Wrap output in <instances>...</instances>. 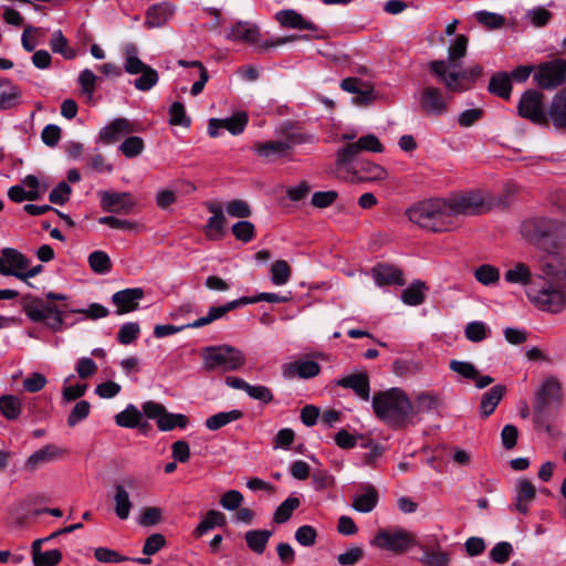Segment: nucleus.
<instances>
[{
  "instance_id": "obj_1",
  "label": "nucleus",
  "mask_w": 566,
  "mask_h": 566,
  "mask_svg": "<svg viewBox=\"0 0 566 566\" xmlns=\"http://www.w3.org/2000/svg\"><path fill=\"white\" fill-rule=\"evenodd\" d=\"M500 200L490 193L472 191L450 198H431L412 205L406 214L410 222L433 233L453 231L460 218L491 210Z\"/></svg>"
},
{
  "instance_id": "obj_2",
  "label": "nucleus",
  "mask_w": 566,
  "mask_h": 566,
  "mask_svg": "<svg viewBox=\"0 0 566 566\" xmlns=\"http://www.w3.org/2000/svg\"><path fill=\"white\" fill-rule=\"evenodd\" d=\"M375 415L391 427H405L412 421L413 406L399 388L380 391L373 397Z\"/></svg>"
},
{
  "instance_id": "obj_3",
  "label": "nucleus",
  "mask_w": 566,
  "mask_h": 566,
  "mask_svg": "<svg viewBox=\"0 0 566 566\" xmlns=\"http://www.w3.org/2000/svg\"><path fill=\"white\" fill-rule=\"evenodd\" d=\"M226 38L233 42H242L254 46L259 53H268L271 49L284 45L301 39H307L306 35H287L271 39H262L260 28L249 21H238L234 23Z\"/></svg>"
},
{
  "instance_id": "obj_4",
  "label": "nucleus",
  "mask_w": 566,
  "mask_h": 566,
  "mask_svg": "<svg viewBox=\"0 0 566 566\" xmlns=\"http://www.w3.org/2000/svg\"><path fill=\"white\" fill-rule=\"evenodd\" d=\"M429 71L437 76L450 93H462L471 88V82L481 76L483 69L475 64L463 71L458 69L448 70L443 60L431 61L428 65Z\"/></svg>"
},
{
  "instance_id": "obj_5",
  "label": "nucleus",
  "mask_w": 566,
  "mask_h": 566,
  "mask_svg": "<svg viewBox=\"0 0 566 566\" xmlns=\"http://www.w3.org/2000/svg\"><path fill=\"white\" fill-rule=\"evenodd\" d=\"M356 134L354 132L344 133L338 137L339 142H345L346 145L338 148L336 157V166L339 169L349 171L348 166L357 158L363 151L382 153L384 146L379 138L374 134H367L355 140Z\"/></svg>"
},
{
  "instance_id": "obj_6",
  "label": "nucleus",
  "mask_w": 566,
  "mask_h": 566,
  "mask_svg": "<svg viewBox=\"0 0 566 566\" xmlns=\"http://www.w3.org/2000/svg\"><path fill=\"white\" fill-rule=\"evenodd\" d=\"M22 308L27 317L34 323H43L54 332L61 331L63 327L64 317L62 310L46 298L31 294L25 295Z\"/></svg>"
},
{
  "instance_id": "obj_7",
  "label": "nucleus",
  "mask_w": 566,
  "mask_h": 566,
  "mask_svg": "<svg viewBox=\"0 0 566 566\" xmlns=\"http://www.w3.org/2000/svg\"><path fill=\"white\" fill-rule=\"evenodd\" d=\"M202 358L207 370L233 371L245 364L243 353L230 345L206 347L202 349Z\"/></svg>"
},
{
  "instance_id": "obj_8",
  "label": "nucleus",
  "mask_w": 566,
  "mask_h": 566,
  "mask_svg": "<svg viewBox=\"0 0 566 566\" xmlns=\"http://www.w3.org/2000/svg\"><path fill=\"white\" fill-rule=\"evenodd\" d=\"M542 286H530L525 290L526 295L531 303H533L541 311L557 314L566 307V291L560 284L554 280Z\"/></svg>"
},
{
  "instance_id": "obj_9",
  "label": "nucleus",
  "mask_w": 566,
  "mask_h": 566,
  "mask_svg": "<svg viewBox=\"0 0 566 566\" xmlns=\"http://www.w3.org/2000/svg\"><path fill=\"white\" fill-rule=\"evenodd\" d=\"M521 234L533 244H539L545 239L563 242L566 240V227L553 219L532 218L521 224Z\"/></svg>"
},
{
  "instance_id": "obj_10",
  "label": "nucleus",
  "mask_w": 566,
  "mask_h": 566,
  "mask_svg": "<svg viewBox=\"0 0 566 566\" xmlns=\"http://www.w3.org/2000/svg\"><path fill=\"white\" fill-rule=\"evenodd\" d=\"M289 301L287 296H283L276 293H260L252 297H240L234 301H230L227 304L222 306H212L209 308L207 315L196 319L190 324V327H202L205 325H208L222 316H224L228 312L241 306V305H248V304H254L258 302H268V303H284Z\"/></svg>"
},
{
  "instance_id": "obj_11",
  "label": "nucleus",
  "mask_w": 566,
  "mask_h": 566,
  "mask_svg": "<svg viewBox=\"0 0 566 566\" xmlns=\"http://www.w3.org/2000/svg\"><path fill=\"white\" fill-rule=\"evenodd\" d=\"M42 265L30 266V260L21 252L12 248H4L0 255V274L10 275L28 282V279L41 273Z\"/></svg>"
},
{
  "instance_id": "obj_12",
  "label": "nucleus",
  "mask_w": 566,
  "mask_h": 566,
  "mask_svg": "<svg viewBox=\"0 0 566 566\" xmlns=\"http://www.w3.org/2000/svg\"><path fill=\"white\" fill-rule=\"evenodd\" d=\"M371 545L394 554H403L415 545V536L403 528L382 530L376 534Z\"/></svg>"
},
{
  "instance_id": "obj_13",
  "label": "nucleus",
  "mask_w": 566,
  "mask_h": 566,
  "mask_svg": "<svg viewBox=\"0 0 566 566\" xmlns=\"http://www.w3.org/2000/svg\"><path fill=\"white\" fill-rule=\"evenodd\" d=\"M517 113L521 117L534 124H547V113L543 103V94L528 90L524 92L517 105Z\"/></svg>"
},
{
  "instance_id": "obj_14",
  "label": "nucleus",
  "mask_w": 566,
  "mask_h": 566,
  "mask_svg": "<svg viewBox=\"0 0 566 566\" xmlns=\"http://www.w3.org/2000/svg\"><path fill=\"white\" fill-rule=\"evenodd\" d=\"M143 412L149 418L157 420V427L161 431H170L175 428H186L188 418L181 413H171L155 401H147L143 406Z\"/></svg>"
},
{
  "instance_id": "obj_15",
  "label": "nucleus",
  "mask_w": 566,
  "mask_h": 566,
  "mask_svg": "<svg viewBox=\"0 0 566 566\" xmlns=\"http://www.w3.org/2000/svg\"><path fill=\"white\" fill-rule=\"evenodd\" d=\"M566 78V60L556 59L542 63L534 73L536 84L546 90L562 85Z\"/></svg>"
},
{
  "instance_id": "obj_16",
  "label": "nucleus",
  "mask_w": 566,
  "mask_h": 566,
  "mask_svg": "<svg viewBox=\"0 0 566 566\" xmlns=\"http://www.w3.org/2000/svg\"><path fill=\"white\" fill-rule=\"evenodd\" d=\"M562 385L559 380L554 377H547L541 385L536 394L535 413L544 416L551 403L559 405L562 402Z\"/></svg>"
},
{
  "instance_id": "obj_17",
  "label": "nucleus",
  "mask_w": 566,
  "mask_h": 566,
  "mask_svg": "<svg viewBox=\"0 0 566 566\" xmlns=\"http://www.w3.org/2000/svg\"><path fill=\"white\" fill-rule=\"evenodd\" d=\"M420 109L427 115L439 116L448 111V102L439 87L424 86L419 97Z\"/></svg>"
},
{
  "instance_id": "obj_18",
  "label": "nucleus",
  "mask_w": 566,
  "mask_h": 566,
  "mask_svg": "<svg viewBox=\"0 0 566 566\" xmlns=\"http://www.w3.org/2000/svg\"><path fill=\"white\" fill-rule=\"evenodd\" d=\"M249 122V116L245 112H238L229 118H211L208 123V134L211 137H218L222 129H227L232 135L243 133Z\"/></svg>"
},
{
  "instance_id": "obj_19",
  "label": "nucleus",
  "mask_w": 566,
  "mask_h": 566,
  "mask_svg": "<svg viewBox=\"0 0 566 566\" xmlns=\"http://www.w3.org/2000/svg\"><path fill=\"white\" fill-rule=\"evenodd\" d=\"M101 207L104 211L129 213L136 202L129 192L101 191Z\"/></svg>"
},
{
  "instance_id": "obj_20",
  "label": "nucleus",
  "mask_w": 566,
  "mask_h": 566,
  "mask_svg": "<svg viewBox=\"0 0 566 566\" xmlns=\"http://www.w3.org/2000/svg\"><path fill=\"white\" fill-rule=\"evenodd\" d=\"M143 297L144 290L142 287H130L114 293L112 303L116 306V313L123 315L136 311Z\"/></svg>"
},
{
  "instance_id": "obj_21",
  "label": "nucleus",
  "mask_w": 566,
  "mask_h": 566,
  "mask_svg": "<svg viewBox=\"0 0 566 566\" xmlns=\"http://www.w3.org/2000/svg\"><path fill=\"white\" fill-rule=\"evenodd\" d=\"M319 370V365L316 361L310 359L291 361L284 364L282 367L283 377L286 379H292L295 377L303 379L312 378L317 376Z\"/></svg>"
},
{
  "instance_id": "obj_22",
  "label": "nucleus",
  "mask_w": 566,
  "mask_h": 566,
  "mask_svg": "<svg viewBox=\"0 0 566 566\" xmlns=\"http://www.w3.org/2000/svg\"><path fill=\"white\" fill-rule=\"evenodd\" d=\"M541 270L547 280H554L566 291V258L551 255L541 264Z\"/></svg>"
},
{
  "instance_id": "obj_23",
  "label": "nucleus",
  "mask_w": 566,
  "mask_h": 566,
  "mask_svg": "<svg viewBox=\"0 0 566 566\" xmlns=\"http://www.w3.org/2000/svg\"><path fill=\"white\" fill-rule=\"evenodd\" d=\"M348 172H352V179L355 181H381L388 176L382 166L371 161H361L353 170L349 169Z\"/></svg>"
},
{
  "instance_id": "obj_24",
  "label": "nucleus",
  "mask_w": 566,
  "mask_h": 566,
  "mask_svg": "<svg viewBox=\"0 0 566 566\" xmlns=\"http://www.w3.org/2000/svg\"><path fill=\"white\" fill-rule=\"evenodd\" d=\"M135 126L126 118H116L99 132V139L105 144H113L119 138L134 133Z\"/></svg>"
},
{
  "instance_id": "obj_25",
  "label": "nucleus",
  "mask_w": 566,
  "mask_h": 566,
  "mask_svg": "<svg viewBox=\"0 0 566 566\" xmlns=\"http://www.w3.org/2000/svg\"><path fill=\"white\" fill-rule=\"evenodd\" d=\"M291 148V144L281 140L255 143L252 147L253 151L260 158L268 161H273L276 158H283L287 156Z\"/></svg>"
},
{
  "instance_id": "obj_26",
  "label": "nucleus",
  "mask_w": 566,
  "mask_h": 566,
  "mask_svg": "<svg viewBox=\"0 0 566 566\" xmlns=\"http://www.w3.org/2000/svg\"><path fill=\"white\" fill-rule=\"evenodd\" d=\"M548 119L556 129L566 132V90L559 91L553 97L547 112Z\"/></svg>"
},
{
  "instance_id": "obj_27",
  "label": "nucleus",
  "mask_w": 566,
  "mask_h": 566,
  "mask_svg": "<svg viewBox=\"0 0 566 566\" xmlns=\"http://www.w3.org/2000/svg\"><path fill=\"white\" fill-rule=\"evenodd\" d=\"M337 386L352 389L360 399L368 400L370 396L369 378L366 373L352 374L336 381Z\"/></svg>"
},
{
  "instance_id": "obj_28",
  "label": "nucleus",
  "mask_w": 566,
  "mask_h": 566,
  "mask_svg": "<svg viewBox=\"0 0 566 566\" xmlns=\"http://www.w3.org/2000/svg\"><path fill=\"white\" fill-rule=\"evenodd\" d=\"M469 39L464 34H457L454 39L450 41L448 46V57L443 60L448 65V70L459 69L461 66V60L467 55Z\"/></svg>"
},
{
  "instance_id": "obj_29",
  "label": "nucleus",
  "mask_w": 566,
  "mask_h": 566,
  "mask_svg": "<svg viewBox=\"0 0 566 566\" xmlns=\"http://www.w3.org/2000/svg\"><path fill=\"white\" fill-rule=\"evenodd\" d=\"M504 280L510 284H517L528 289L533 284V272L528 264L514 262L504 273Z\"/></svg>"
},
{
  "instance_id": "obj_30",
  "label": "nucleus",
  "mask_w": 566,
  "mask_h": 566,
  "mask_svg": "<svg viewBox=\"0 0 566 566\" xmlns=\"http://www.w3.org/2000/svg\"><path fill=\"white\" fill-rule=\"evenodd\" d=\"M275 19L283 28L311 31L317 29L313 22L305 20L302 14L292 9L279 11L275 14Z\"/></svg>"
},
{
  "instance_id": "obj_31",
  "label": "nucleus",
  "mask_w": 566,
  "mask_h": 566,
  "mask_svg": "<svg viewBox=\"0 0 566 566\" xmlns=\"http://www.w3.org/2000/svg\"><path fill=\"white\" fill-rule=\"evenodd\" d=\"M340 87L352 94H355V103L357 104H368L374 99L373 90L355 77H347L342 81Z\"/></svg>"
},
{
  "instance_id": "obj_32",
  "label": "nucleus",
  "mask_w": 566,
  "mask_h": 566,
  "mask_svg": "<svg viewBox=\"0 0 566 566\" xmlns=\"http://www.w3.org/2000/svg\"><path fill=\"white\" fill-rule=\"evenodd\" d=\"M174 12V7L167 2L155 4L147 10L145 23L148 28H160L171 19Z\"/></svg>"
},
{
  "instance_id": "obj_33",
  "label": "nucleus",
  "mask_w": 566,
  "mask_h": 566,
  "mask_svg": "<svg viewBox=\"0 0 566 566\" xmlns=\"http://www.w3.org/2000/svg\"><path fill=\"white\" fill-rule=\"evenodd\" d=\"M371 273L378 286L402 284L401 271L392 265L379 264L373 269Z\"/></svg>"
},
{
  "instance_id": "obj_34",
  "label": "nucleus",
  "mask_w": 566,
  "mask_h": 566,
  "mask_svg": "<svg viewBox=\"0 0 566 566\" xmlns=\"http://www.w3.org/2000/svg\"><path fill=\"white\" fill-rule=\"evenodd\" d=\"M505 390V386L495 385L489 391L483 394L480 403V410L483 417H489L491 413H493V411L502 400Z\"/></svg>"
},
{
  "instance_id": "obj_35",
  "label": "nucleus",
  "mask_w": 566,
  "mask_h": 566,
  "mask_svg": "<svg viewBox=\"0 0 566 566\" xmlns=\"http://www.w3.org/2000/svg\"><path fill=\"white\" fill-rule=\"evenodd\" d=\"M378 503V492L371 486L367 485L364 492L357 494L353 500V509L360 513L371 512Z\"/></svg>"
},
{
  "instance_id": "obj_36",
  "label": "nucleus",
  "mask_w": 566,
  "mask_h": 566,
  "mask_svg": "<svg viewBox=\"0 0 566 566\" xmlns=\"http://www.w3.org/2000/svg\"><path fill=\"white\" fill-rule=\"evenodd\" d=\"M59 450L54 446H45L33 452L25 461V468L30 471L36 470L42 464L53 461L59 455Z\"/></svg>"
},
{
  "instance_id": "obj_37",
  "label": "nucleus",
  "mask_w": 566,
  "mask_h": 566,
  "mask_svg": "<svg viewBox=\"0 0 566 566\" xmlns=\"http://www.w3.org/2000/svg\"><path fill=\"white\" fill-rule=\"evenodd\" d=\"M512 81L506 72L494 74L489 83V91L502 98L509 99L512 92Z\"/></svg>"
},
{
  "instance_id": "obj_38",
  "label": "nucleus",
  "mask_w": 566,
  "mask_h": 566,
  "mask_svg": "<svg viewBox=\"0 0 566 566\" xmlns=\"http://www.w3.org/2000/svg\"><path fill=\"white\" fill-rule=\"evenodd\" d=\"M20 97V90L8 80L0 81V109L14 107Z\"/></svg>"
},
{
  "instance_id": "obj_39",
  "label": "nucleus",
  "mask_w": 566,
  "mask_h": 566,
  "mask_svg": "<svg viewBox=\"0 0 566 566\" xmlns=\"http://www.w3.org/2000/svg\"><path fill=\"white\" fill-rule=\"evenodd\" d=\"M535 488L528 480H521L517 484L516 509L525 514L528 511V504L534 500Z\"/></svg>"
},
{
  "instance_id": "obj_40",
  "label": "nucleus",
  "mask_w": 566,
  "mask_h": 566,
  "mask_svg": "<svg viewBox=\"0 0 566 566\" xmlns=\"http://www.w3.org/2000/svg\"><path fill=\"white\" fill-rule=\"evenodd\" d=\"M124 69L129 74H139L148 65L138 57V49L135 44L128 43L124 46Z\"/></svg>"
},
{
  "instance_id": "obj_41",
  "label": "nucleus",
  "mask_w": 566,
  "mask_h": 566,
  "mask_svg": "<svg viewBox=\"0 0 566 566\" xmlns=\"http://www.w3.org/2000/svg\"><path fill=\"white\" fill-rule=\"evenodd\" d=\"M243 417V412L239 409L216 413L206 420V427L209 430L216 431L233 421Z\"/></svg>"
},
{
  "instance_id": "obj_42",
  "label": "nucleus",
  "mask_w": 566,
  "mask_h": 566,
  "mask_svg": "<svg viewBox=\"0 0 566 566\" xmlns=\"http://www.w3.org/2000/svg\"><path fill=\"white\" fill-rule=\"evenodd\" d=\"M272 536V532L268 530H253L245 533V542L251 551L262 554L266 544Z\"/></svg>"
},
{
  "instance_id": "obj_43",
  "label": "nucleus",
  "mask_w": 566,
  "mask_h": 566,
  "mask_svg": "<svg viewBox=\"0 0 566 566\" xmlns=\"http://www.w3.org/2000/svg\"><path fill=\"white\" fill-rule=\"evenodd\" d=\"M442 406L439 395L433 392H420L416 397V407H413V416L418 412H431L438 410Z\"/></svg>"
},
{
  "instance_id": "obj_44",
  "label": "nucleus",
  "mask_w": 566,
  "mask_h": 566,
  "mask_svg": "<svg viewBox=\"0 0 566 566\" xmlns=\"http://www.w3.org/2000/svg\"><path fill=\"white\" fill-rule=\"evenodd\" d=\"M114 502H115V513H116L117 517L120 520H127L133 504L129 499V493L125 489V486L116 485Z\"/></svg>"
},
{
  "instance_id": "obj_45",
  "label": "nucleus",
  "mask_w": 566,
  "mask_h": 566,
  "mask_svg": "<svg viewBox=\"0 0 566 566\" xmlns=\"http://www.w3.org/2000/svg\"><path fill=\"white\" fill-rule=\"evenodd\" d=\"M142 419V412L132 403L115 416L116 424L123 428H136L140 424Z\"/></svg>"
},
{
  "instance_id": "obj_46",
  "label": "nucleus",
  "mask_w": 566,
  "mask_h": 566,
  "mask_svg": "<svg viewBox=\"0 0 566 566\" xmlns=\"http://www.w3.org/2000/svg\"><path fill=\"white\" fill-rule=\"evenodd\" d=\"M292 275V269L287 261L276 260L270 266V276L272 284L276 286L285 285Z\"/></svg>"
},
{
  "instance_id": "obj_47",
  "label": "nucleus",
  "mask_w": 566,
  "mask_h": 566,
  "mask_svg": "<svg viewBox=\"0 0 566 566\" xmlns=\"http://www.w3.org/2000/svg\"><path fill=\"white\" fill-rule=\"evenodd\" d=\"M426 284L421 281L412 282L401 293V300L409 306L420 305L424 301Z\"/></svg>"
},
{
  "instance_id": "obj_48",
  "label": "nucleus",
  "mask_w": 566,
  "mask_h": 566,
  "mask_svg": "<svg viewBox=\"0 0 566 566\" xmlns=\"http://www.w3.org/2000/svg\"><path fill=\"white\" fill-rule=\"evenodd\" d=\"M226 524V516L223 513L210 510L206 513L205 517L196 527L197 536H202L208 531L212 530L216 526H223Z\"/></svg>"
},
{
  "instance_id": "obj_49",
  "label": "nucleus",
  "mask_w": 566,
  "mask_h": 566,
  "mask_svg": "<svg viewBox=\"0 0 566 566\" xmlns=\"http://www.w3.org/2000/svg\"><path fill=\"white\" fill-rule=\"evenodd\" d=\"M88 265L96 274H106L112 269V261L108 254L102 250H96L88 255Z\"/></svg>"
},
{
  "instance_id": "obj_50",
  "label": "nucleus",
  "mask_w": 566,
  "mask_h": 566,
  "mask_svg": "<svg viewBox=\"0 0 566 566\" xmlns=\"http://www.w3.org/2000/svg\"><path fill=\"white\" fill-rule=\"evenodd\" d=\"M474 279L483 285H494L500 281V271L492 264H482L474 270Z\"/></svg>"
},
{
  "instance_id": "obj_51",
  "label": "nucleus",
  "mask_w": 566,
  "mask_h": 566,
  "mask_svg": "<svg viewBox=\"0 0 566 566\" xmlns=\"http://www.w3.org/2000/svg\"><path fill=\"white\" fill-rule=\"evenodd\" d=\"M50 46L53 52L60 53L66 60H72L76 56L75 51L69 46L66 38L60 30L52 34Z\"/></svg>"
},
{
  "instance_id": "obj_52",
  "label": "nucleus",
  "mask_w": 566,
  "mask_h": 566,
  "mask_svg": "<svg viewBox=\"0 0 566 566\" xmlns=\"http://www.w3.org/2000/svg\"><path fill=\"white\" fill-rule=\"evenodd\" d=\"M0 411L7 419H17L21 413V401L13 395L0 398Z\"/></svg>"
},
{
  "instance_id": "obj_53",
  "label": "nucleus",
  "mask_w": 566,
  "mask_h": 566,
  "mask_svg": "<svg viewBox=\"0 0 566 566\" xmlns=\"http://www.w3.org/2000/svg\"><path fill=\"white\" fill-rule=\"evenodd\" d=\"M490 333V327L481 321L468 323L464 331L465 337L473 343L482 342L489 337Z\"/></svg>"
},
{
  "instance_id": "obj_54",
  "label": "nucleus",
  "mask_w": 566,
  "mask_h": 566,
  "mask_svg": "<svg viewBox=\"0 0 566 566\" xmlns=\"http://www.w3.org/2000/svg\"><path fill=\"white\" fill-rule=\"evenodd\" d=\"M226 223L224 216H211L205 226L206 237L210 240H220L223 237Z\"/></svg>"
},
{
  "instance_id": "obj_55",
  "label": "nucleus",
  "mask_w": 566,
  "mask_h": 566,
  "mask_svg": "<svg viewBox=\"0 0 566 566\" xmlns=\"http://www.w3.org/2000/svg\"><path fill=\"white\" fill-rule=\"evenodd\" d=\"M298 506L300 500L295 496H289L276 509L274 513V521L279 524L286 522L291 517L293 511L296 510Z\"/></svg>"
},
{
  "instance_id": "obj_56",
  "label": "nucleus",
  "mask_w": 566,
  "mask_h": 566,
  "mask_svg": "<svg viewBox=\"0 0 566 566\" xmlns=\"http://www.w3.org/2000/svg\"><path fill=\"white\" fill-rule=\"evenodd\" d=\"M97 82V76L90 69L83 70L78 75V84L81 87V93L85 95L88 99L93 97L95 92V86Z\"/></svg>"
},
{
  "instance_id": "obj_57",
  "label": "nucleus",
  "mask_w": 566,
  "mask_h": 566,
  "mask_svg": "<svg viewBox=\"0 0 566 566\" xmlns=\"http://www.w3.org/2000/svg\"><path fill=\"white\" fill-rule=\"evenodd\" d=\"M145 149V143L140 137H127L119 146V150L127 157L133 158L140 155Z\"/></svg>"
},
{
  "instance_id": "obj_58",
  "label": "nucleus",
  "mask_w": 566,
  "mask_h": 566,
  "mask_svg": "<svg viewBox=\"0 0 566 566\" xmlns=\"http://www.w3.org/2000/svg\"><path fill=\"white\" fill-rule=\"evenodd\" d=\"M142 75L135 80L134 85L139 91H149L158 82V73L150 66L139 72Z\"/></svg>"
},
{
  "instance_id": "obj_59",
  "label": "nucleus",
  "mask_w": 566,
  "mask_h": 566,
  "mask_svg": "<svg viewBox=\"0 0 566 566\" xmlns=\"http://www.w3.org/2000/svg\"><path fill=\"white\" fill-rule=\"evenodd\" d=\"M226 212L232 218H248L251 216V208L249 203L241 199L228 201L224 206Z\"/></svg>"
},
{
  "instance_id": "obj_60",
  "label": "nucleus",
  "mask_w": 566,
  "mask_h": 566,
  "mask_svg": "<svg viewBox=\"0 0 566 566\" xmlns=\"http://www.w3.org/2000/svg\"><path fill=\"white\" fill-rule=\"evenodd\" d=\"M91 411V403L86 400L76 402L67 417L69 427H75L78 422L86 419Z\"/></svg>"
},
{
  "instance_id": "obj_61",
  "label": "nucleus",
  "mask_w": 566,
  "mask_h": 566,
  "mask_svg": "<svg viewBox=\"0 0 566 566\" xmlns=\"http://www.w3.org/2000/svg\"><path fill=\"white\" fill-rule=\"evenodd\" d=\"M169 123L174 126L188 127L190 118L186 115L185 106L180 102H175L169 107Z\"/></svg>"
},
{
  "instance_id": "obj_62",
  "label": "nucleus",
  "mask_w": 566,
  "mask_h": 566,
  "mask_svg": "<svg viewBox=\"0 0 566 566\" xmlns=\"http://www.w3.org/2000/svg\"><path fill=\"white\" fill-rule=\"evenodd\" d=\"M450 562V555L442 551L424 552L420 563L424 566H447Z\"/></svg>"
},
{
  "instance_id": "obj_63",
  "label": "nucleus",
  "mask_w": 566,
  "mask_h": 566,
  "mask_svg": "<svg viewBox=\"0 0 566 566\" xmlns=\"http://www.w3.org/2000/svg\"><path fill=\"white\" fill-rule=\"evenodd\" d=\"M139 333L140 327L137 323H125L120 326L117 333V340L123 345H128L138 337Z\"/></svg>"
},
{
  "instance_id": "obj_64",
  "label": "nucleus",
  "mask_w": 566,
  "mask_h": 566,
  "mask_svg": "<svg viewBox=\"0 0 566 566\" xmlns=\"http://www.w3.org/2000/svg\"><path fill=\"white\" fill-rule=\"evenodd\" d=\"M62 560V553L59 549L41 552L32 557L34 566H56Z\"/></svg>"
}]
</instances>
